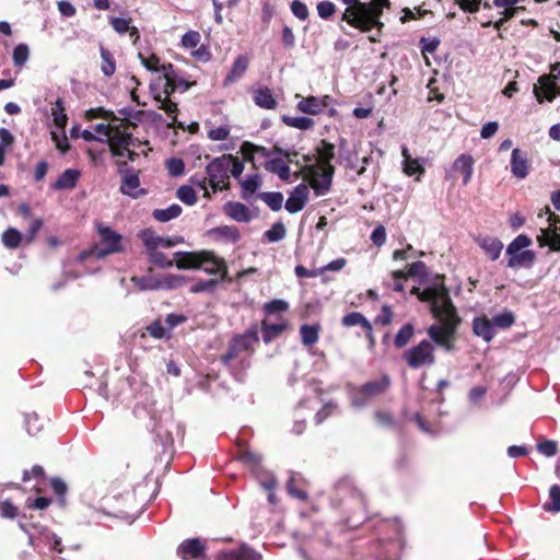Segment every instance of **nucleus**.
I'll list each match as a JSON object with an SVG mask.
<instances>
[{
    "label": "nucleus",
    "mask_w": 560,
    "mask_h": 560,
    "mask_svg": "<svg viewBox=\"0 0 560 560\" xmlns=\"http://www.w3.org/2000/svg\"><path fill=\"white\" fill-rule=\"evenodd\" d=\"M411 293L421 301L429 302L434 317L440 322L427 329L428 336L445 352H453L455 350V334L460 318L456 314L443 278L436 276L432 285L422 291L419 288H413Z\"/></svg>",
    "instance_id": "1"
},
{
    "label": "nucleus",
    "mask_w": 560,
    "mask_h": 560,
    "mask_svg": "<svg viewBox=\"0 0 560 560\" xmlns=\"http://www.w3.org/2000/svg\"><path fill=\"white\" fill-rule=\"evenodd\" d=\"M347 5L341 20L363 33L377 28L381 33L384 23L381 16L385 8H389V0H371L361 2L360 0H341Z\"/></svg>",
    "instance_id": "2"
},
{
    "label": "nucleus",
    "mask_w": 560,
    "mask_h": 560,
    "mask_svg": "<svg viewBox=\"0 0 560 560\" xmlns=\"http://www.w3.org/2000/svg\"><path fill=\"white\" fill-rule=\"evenodd\" d=\"M177 89V74L173 65H162V75L158 79L156 85H151V91L154 100L160 103L159 108L164 110L171 119L168 126L184 129V124L177 121V104L168 98Z\"/></svg>",
    "instance_id": "3"
},
{
    "label": "nucleus",
    "mask_w": 560,
    "mask_h": 560,
    "mask_svg": "<svg viewBox=\"0 0 560 560\" xmlns=\"http://www.w3.org/2000/svg\"><path fill=\"white\" fill-rule=\"evenodd\" d=\"M96 231L100 236L98 243L92 246L90 250L81 253L78 257L80 261H83L89 256L104 259L108 255L118 254L124 250L121 234L102 222L96 223Z\"/></svg>",
    "instance_id": "4"
},
{
    "label": "nucleus",
    "mask_w": 560,
    "mask_h": 560,
    "mask_svg": "<svg viewBox=\"0 0 560 560\" xmlns=\"http://www.w3.org/2000/svg\"><path fill=\"white\" fill-rule=\"evenodd\" d=\"M106 142L114 156H126L131 162L136 161L137 156L140 154L137 150L148 144L147 141L142 142L138 138L132 137L130 132L122 130L119 126L113 127L112 135ZM150 150V148H148V150L141 149V154L147 156Z\"/></svg>",
    "instance_id": "5"
},
{
    "label": "nucleus",
    "mask_w": 560,
    "mask_h": 560,
    "mask_svg": "<svg viewBox=\"0 0 560 560\" xmlns=\"http://www.w3.org/2000/svg\"><path fill=\"white\" fill-rule=\"evenodd\" d=\"M257 342L258 330L256 327H252L243 335L235 336L229 346L228 352L221 358L223 364L226 366H233V362L236 360L243 362V355H250L253 352V346Z\"/></svg>",
    "instance_id": "6"
},
{
    "label": "nucleus",
    "mask_w": 560,
    "mask_h": 560,
    "mask_svg": "<svg viewBox=\"0 0 560 560\" xmlns=\"http://www.w3.org/2000/svg\"><path fill=\"white\" fill-rule=\"evenodd\" d=\"M434 346H438L431 338L423 339L418 345L409 348L402 353V359L409 368L420 369L432 366L435 363Z\"/></svg>",
    "instance_id": "7"
},
{
    "label": "nucleus",
    "mask_w": 560,
    "mask_h": 560,
    "mask_svg": "<svg viewBox=\"0 0 560 560\" xmlns=\"http://www.w3.org/2000/svg\"><path fill=\"white\" fill-rule=\"evenodd\" d=\"M231 154L214 158L206 167L208 183L213 191L229 188Z\"/></svg>",
    "instance_id": "8"
},
{
    "label": "nucleus",
    "mask_w": 560,
    "mask_h": 560,
    "mask_svg": "<svg viewBox=\"0 0 560 560\" xmlns=\"http://www.w3.org/2000/svg\"><path fill=\"white\" fill-rule=\"evenodd\" d=\"M560 79V62H557L552 68L550 75H542L538 80V84L534 86V94L539 103L544 100L551 102L557 95L560 94V86L556 80Z\"/></svg>",
    "instance_id": "9"
},
{
    "label": "nucleus",
    "mask_w": 560,
    "mask_h": 560,
    "mask_svg": "<svg viewBox=\"0 0 560 560\" xmlns=\"http://www.w3.org/2000/svg\"><path fill=\"white\" fill-rule=\"evenodd\" d=\"M334 172V166H328L326 168H316L311 166L308 168L310 185L317 196L325 195L329 190Z\"/></svg>",
    "instance_id": "10"
},
{
    "label": "nucleus",
    "mask_w": 560,
    "mask_h": 560,
    "mask_svg": "<svg viewBox=\"0 0 560 560\" xmlns=\"http://www.w3.org/2000/svg\"><path fill=\"white\" fill-rule=\"evenodd\" d=\"M546 212L549 214V229H540L537 242L540 247L549 246L552 250H560V234L556 231V223L560 222V219L555 213L550 212L548 207L546 208Z\"/></svg>",
    "instance_id": "11"
},
{
    "label": "nucleus",
    "mask_w": 560,
    "mask_h": 560,
    "mask_svg": "<svg viewBox=\"0 0 560 560\" xmlns=\"http://www.w3.org/2000/svg\"><path fill=\"white\" fill-rule=\"evenodd\" d=\"M215 560H262V556L243 544L238 548L218 552Z\"/></svg>",
    "instance_id": "12"
},
{
    "label": "nucleus",
    "mask_w": 560,
    "mask_h": 560,
    "mask_svg": "<svg viewBox=\"0 0 560 560\" xmlns=\"http://www.w3.org/2000/svg\"><path fill=\"white\" fill-rule=\"evenodd\" d=\"M140 236L145 248H171L183 242L182 237H162L152 230L142 231Z\"/></svg>",
    "instance_id": "13"
},
{
    "label": "nucleus",
    "mask_w": 560,
    "mask_h": 560,
    "mask_svg": "<svg viewBox=\"0 0 560 560\" xmlns=\"http://www.w3.org/2000/svg\"><path fill=\"white\" fill-rule=\"evenodd\" d=\"M308 199V188L304 184L298 185L290 194L285 201V210L290 213H296L301 211Z\"/></svg>",
    "instance_id": "14"
},
{
    "label": "nucleus",
    "mask_w": 560,
    "mask_h": 560,
    "mask_svg": "<svg viewBox=\"0 0 560 560\" xmlns=\"http://www.w3.org/2000/svg\"><path fill=\"white\" fill-rule=\"evenodd\" d=\"M208 275H218L220 272L225 277L228 270L222 258L217 257L212 252L202 250L201 268Z\"/></svg>",
    "instance_id": "15"
},
{
    "label": "nucleus",
    "mask_w": 560,
    "mask_h": 560,
    "mask_svg": "<svg viewBox=\"0 0 560 560\" xmlns=\"http://www.w3.org/2000/svg\"><path fill=\"white\" fill-rule=\"evenodd\" d=\"M176 267L178 269H199L201 268V252H176L174 253Z\"/></svg>",
    "instance_id": "16"
},
{
    "label": "nucleus",
    "mask_w": 560,
    "mask_h": 560,
    "mask_svg": "<svg viewBox=\"0 0 560 560\" xmlns=\"http://www.w3.org/2000/svg\"><path fill=\"white\" fill-rule=\"evenodd\" d=\"M224 213L236 222L247 223L253 219L249 208L237 201H229L224 205Z\"/></svg>",
    "instance_id": "17"
},
{
    "label": "nucleus",
    "mask_w": 560,
    "mask_h": 560,
    "mask_svg": "<svg viewBox=\"0 0 560 560\" xmlns=\"http://www.w3.org/2000/svg\"><path fill=\"white\" fill-rule=\"evenodd\" d=\"M476 242L491 260H497L500 257L503 243L499 238L486 235L479 236Z\"/></svg>",
    "instance_id": "18"
},
{
    "label": "nucleus",
    "mask_w": 560,
    "mask_h": 560,
    "mask_svg": "<svg viewBox=\"0 0 560 560\" xmlns=\"http://www.w3.org/2000/svg\"><path fill=\"white\" fill-rule=\"evenodd\" d=\"M511 173L518 179H523L528 175L527 154L517 148L512 151Z\"/></svg>",
    "instance_id": "19"
},
{
    "label": "nucleus",
    "mask_w": 560,
    "mask_h": 560,
    "mask_svg": "<svg viewBox=\"0 0 560 560\" xmlns=\"http://www.w3.org/2000/svg\"><path fill=\"white\" fill-rule=\"evenodd\" d=\"M32 529L37 532L38 540L48 545L51 550L58 553L62 552L61 539L57 534L38 524H32Z\"/></svg>",
    "instance_id": "20"
},
{
    "label": "nucleus",
    "mask_w": 560,
    "mask_h": 560,
    "mask_svg": "<svg viewBox=\"0 0 560 560\" xmlns=\"http://www.w3.org/2000/svg\"><path fill=\"white\" fill-rule=\"evenodd\" d=\"M475 161L469 154H460L453 163V170L463 175V184L467 185L472 176Z\"/></svg>",
    "instance_id": "21"
},
{
    "label": "nucleus",
    "mask_w": 560,
    "mask_h": 560,
    "mask_svg": "<svg viewBox=\"0 0 560 560\" xmlns=\"http://www.w3.org/2000/svg\"><path fill=\"white\" fill-rule=\"evenodd\" d=\"M203 546L198 538H192L182 542L177 549V555L187 560L188 558L199 559L202 555Z\"/></svg>",
    "instance_id": "22"
},
{
    "label": "nucleus",
    "mask_w": 560,
    "mask_h": 560,
    "mask_svg": "<svg viewBox=\"0 0 560 560\" xmlns=\"http://www.w3.org/2000/svg\"><path fill=\"white\" fill-rule=\"evenodd\" d=\"M510 259L508 261V267L512 269L517 268H529L534 265L536 259V255L534 252L529 249L520 250L515 254H508Z\"/></svg>",
    "instance_id": "23"
},
{
    "label": "nucleus",
    "mask_w": 560,
    "mask_h": 560,
    "mask_svg": "<svg viewBox=\"0 0 560 560\" xmlns=\"http://www.w3.org/2000/svg\"><path fill=\"white\" fill-rule=\"evenodd\" d=\"M253 101L255 105L264 109H275L277 107V101L275 100L271 90L267 86L254 90Z\"/></svg>",
    "instance_id": "24"
},
{
    "label": "nucleus",
    "mask_w": 560,
    "mask_h": 560,
    "mask_svg": "<svg viewBox=\"0 0 560 560\" xmlns=\"http://www.w3.org/2000/svg\"><path fill=\"white\" fill-rule=\"evenodd\" d=\"M472 330L475 335L489 342L494 337V328L490 319L486 317H477L472 322Z\"/></svg>",
    "instance_id": "25"
},
{
    "label": "nucleus",
    "mask_w": 560,
    "mask_h": 560,
    "mask_svg": "<svg viewBox=\"0 0 560 560\" xmlns=\"http://www.w3.org/2000/svg\"><path fill=\"white\" fill-rule=\"evenodd\" d=\"M295 98H299L296 108L303 114L315 116L323 112L317 96L303 97L296 94Z\"/></svg>",
    "instance_id": "26"
},
{
    "label": "nucleus",
    "mask_w": 560,
    "mask_h": 560,
    "mask_svg": "<svg viewBox=\"0 0 560 560\" xmlns=\"http://www.w3.org/2000/svg\"><path fill=\"white\" fill-rule=\"evenodd\" d=\"M139 186H140L139 176L136 173H127V174H125V176L122 178L120 191L124 195H128L132 198H137L142 194V191L139 189Z\"/></svg>",
    "instance_id": "27"
},
{
    "label": "nucleus",
    "mask_w": 560,
    "mask_h": 560,
    "mask_svg": "<svg viewBox=\"0 0 560 560\" xmlns=\"http://www.w3.org/2000/svg\"><path fill=\"white\" fill-rule=\"evenodd\" d=\"M390 385V378L383 375L380 380L368 382L362 385V394L371 396V398L383 394Z\"/></svg>",
    "instance_id": "28"
},
{
    "label": "nucleus",
    "mask_w": 560,
    "mask_h": 560,
    "mask_svg": "<svg viewBox=\"0 0 560 560\" xmlns=\"http://www.w3.org/2000/svg\"><path fill=\"white\" fill-rule=\"evenodd\" d=\"M247 68L248 59L245 56H238L234 60L233 66L224 80V84L229 85L241 79L246 72Z\"/></svg>",
    "instance_id": "29"
},
{
    "label": "nucleus",
    "mask_w": 560,
    "mask_h": 560,
    "mask_svg": "<svg viewBox=\"0 0 560 560\" xmlns=\"http://www.w3.org/2000/svg\"><path fill=\"white\" fill-rule=\"evenodd\" d=\"M79 177L80 172L78 170L68 168L58 177L52 187L58 190L74 188Z\"/></svg>",
    "instance_id": "30"
},
{
    "label": "nucleus",
    "mask_w": 560,
    "mask_h": 560,
    "mask_svg": "<svg viewBox=\"0 0 560 560\" xmlns=\"http://www.w3.org/2000/svg\"><path fill=\"white\" fill-rule=\"evenodd\" d=\"M316 152L318 155V164L322 168H326L331 165V161L335 158V145L327 142L326 140H322L318 147L316 148Z\"/></svg>",
    "instance_id": "31"
},
{
    "label": "nucleus",
    "mask_w": 560,
    "mask_h": 560,
    "mask_svg": "<svg viewBox=\"0 0 560 560\" xmlns=\"http://www.w3.org/2000/svg\"><path fill=\"white\" fill-rule=\"evenodd\" d=\"M401 154L404 158V173L408 176H412L418 174L419 176L424 173L423 166L420 164L419 160L412 159L409 154V151L406 147H402Z\"/></svg>",
    "instance_id": "32"
},
{
    "label": "nucleus",
    "mask_w": 560,
    "mask_h": 560,
    "mask_svg": "<svg viewBox=\"0 0 560 560\" xmlns=\"http://www.w3.org/2000/svg\"><path fill=\"white\" fill-rule=\"evenodd\" d=\"M185 278L180 275H158V290H173L184 284Z\"/></svg>",
    "instance_id": "33"
},
{
    "label": "nucleus",
    "mask_w": 560,
    "mask_h": 560,
    "mask_svg": "<svg viewBox=\"0 0 560 560\" xmlns=\"http://www.w3.org/2000/svg\"><path fill=\"white\" fill-rule=\"evenodd\" d=\"M52 121L59 131H65L68 117L61 98H58L51 108Z\"/></svg>",
    "instance_id": "34"
},
{
    "label": "nucleus",
    "mask_w": 560,
    "mask_h": 560,
    "mask_svg": "<svg viewBox=\"0 0 560 560\" xmlns=\"http://www.w3.org/2000/svg\"><path fill=\"white\" fill-rule=\"evenodd\" d=\"M342 325L346 327L362 326L369 336L372 334L371 323L358 312H352L343 316Z\"/></svg>",
    "instance_id": "35"
},
{
    "label": "nucleus",
    "mask_w": 560,
    "mask_h": 560,
    "mask_svg": "<svg viewBox=\"0 0 560 560\" xmlns=\"http://www.w3.org/2000/svg\"><path fill=\"white\" fill-rule=\"evenodd\" d=\"M521 1L522 0H493V4L495 7L505 8V10L502 12L503 18L494 23L495 28L500 30L502 27V25L504 24V22L514 15L517 8H513V5L517 4Z\"/></svg>",
    "instance_id": "36"
},
{
    "label": "nucleus",
    "mask_w": 560,
    "mask_h": 560,
    "mask_svg": "<svg viewBox=\"0 0 560 560\" xmlns=\"http://www.w3.org/2000/svg\"><path fill=\"white\" fill-rule=\"evenodd\" d=\"M266 170L272 174H277L282 180H289L290 167L281 159H272L266 163Z\"/></svg>",
    "instance_id": "37"
},
{
    "label": "nucleus",
    "mask_w": 560,
    "mask_h": 560,
    "mask_svg": "<svg viewBox=\"0 0 560 560\" xmlns=\"http://www.w3.org/2000/svg\"><path fill=\"white\" fill-rule=\"evenodd\" d=\"M261 186V178L258 174H254L241 182L242 198L249 200L252 195Z\"/></svg>",
    "instance_id": "38"
},
{
    "label": "nucleus",
    "mask_w": 560,
    "mask_h": 560,
    "mask_svg": "<svg viewBox=\"0 0 560 560\" xmlns=\"http://www.w3.org/2000/svg\"><path fill=\"white\" fill-rule=\"evenodd\" d=\"M180 213L182 207L174 203L165 209H155L152 212V217L159 222H168L172 219L177 218Z\"/></svg>",
    "instance_id": "39"
},
{
    "label": "nucleus",
    "mask_w": 560,
    "mask_h": 560,
    "mask_svg": "<svg viewBox=\"0 0 560 560\" xmlns=\"http://www.w3.org/2000/svg\"><path fill=\"white\" fill-rule=\"evenodd\" d=\"M282 121L292 128H296L299 130H310L314 127L315 122L312 118L298 116L291 117L288 115L282 116Z\"/></svg>",
    "instance_id": "40"
},
{
    "label": "nucleus",
    "mask_w": 560,
    "mask_h": 560,
    "mask_svg": "<svg viewBox=\"0 0 560 560\" xmlns=\"http://www.w3.org/2000/svg\"><path fill=\"white\" fill-rule=\"evenodd\" d=\"M101 58H102V66L101 70L105 77H110L116 71V62L114 55L106 48L101 47L100 49Z\"/></svg>",
    "instance_id": "41"
},
{
    "label": "nucleus",
    "mask_w": 560,
    "mask_h": 560,
    "mask_svg": "<svg viewBox=\"0 0 560 560\" xmlns=\"http://www.w3.org/2000/svg\"><path fill=\"white\" fill-rule=\"evenodd\" d=\"M133 282L140 291H155L158 290V275H148L143 277H131Z\"/></svg>",
    "instance_id": "42"
},
{
    "label": "nucleus",
    "mask_w": 560,
    "mask_h": 560,
    "mask_svg": "<svg viewBox=\"0 0 560 560\" xmlns=\"http://www.w3.org/2000/svg\"><path fill=\"white\" fill-rule=\"evenodd\" d=\"M319 326L318 325H302L300 328V335L302 343L305 346H312L318 340Z\"/></svg>",
    "instance_id": "43"
},
{
    "label": "nucleus",
    "mask_w": 560,
    "mask_h": 560,
    "mask_svg": "<svg viewBox=\"0 0 560 560\" xmlns=\"http://www.w3.org/2000/svg\"><path fill=\"white\" fill-rule=\"evenodd\" d=\"M145 249H147L150 261L152 264H154L155 266L163 268V269L173 267L174 261L172 259H168L164 253L160 252L156 248H145Z\"/></svg>",
    "instance_id": "44"
},
{
    "label": "nucleus",
    "mask_w": 560,
    "mask_h": 560,
    "mask_svg": "<svg viewBox=\"0 0 560 560\" xmlns=\"http://www.w3.org/2000/svg\"><path fill=\"white\" fill-rule=\"evenodd\" d=\"M415 335V327L412 324L408 323L405 324L394 339V345L396 348H404L413 337Z\"/></svg>",
    "instance_id": "45"
},
{
    "label": "nucleus",
    "mask_w": 560,
    "mask_h": 560,
    "mask_svg": "<svg viewBox=\"0 0 560 560\" xmlns=\"http://www.w3.org/2000/svg\"><path fill=\"white\" fill-rule=\"evenodd\" d=\"M284 328L285 324L283 323L269 324L265 320L261 327L264 341L266 343L270 342L273 338L279 336L284 330Z\"/></svg>",
    "instance_id": "46"
},
{
    "label": "nucleus",
    "mask_w": 560,
    "mask_h": 560,
    "mask_svg": "<svg viewBox=\"0 0 560 560\" xmlns=\"http://www.w3.org/2000/svg\"><path fill=\"white\" fill-rule=\"evenodd\" d=\"M259 198L272 210L279 211L283 205V195L279 191L261 192Z\"/></svg>",
    "instance_id": "47"
},
{
    "label": "nucleus",
    "mask_w": 560,
    "mask_h": 560,
    "mask_svg": "<svg viewBox=\"0 0 560 560\" xmlns=\"http://www.w3.org/2000/svg\"><path fill=\"white\" fill-rule=\"evenodd\" d=\"M240 460L243 462L245 465L249 466L252 469H256L257 477L266 474L259 467L261 460L260 455L250 451H244L240 454Z\"/></svg>",
    "instance_id": "48"
},
{
    "label": "nucleus",
    "mask_w": 560,
    "mask_h": 560,
    "mask_svg": "<svg viewBox=\"0 0 560 560\" xmlns=\"http://www.w3.org/2000/svg\"><path fill=\"white\" fill-rule=\"evenodd\" d=\"M23 240L22 234L14 228L5 230L2 234V242L8 248H16Z\"/></svg>",
    "instance_id": "49"
},
{
    "label": "nucleus",
    "mask_w": 560,
    "mask_h": 560,
    "mask_svg": "<svg viewBox=\"0 0 560 560\" xmlns=\"http://www.w3.org/2000/svg\"><path fill=\"white\" fill-rule=\"evenodd\" d=\"M532 238L525 234L516 236L508 246L506 254H515L520 250H525L532 245Z\"/></svg>",
    "instance_id": "50"
},
{
    "label": "nucleus",
    "mask_w": 560,
    "mask_h": 560,
    "mask_svg": "<svg viewBox=\"0 0 560 560\" xmlns=\"http://www.w3.org/2000/svg\"><path fill=\"white\" fill-rule=\"evenodd\" d=\"M550 502L544 504L545 511L558 513L560 512V486L553 485L549 490Z\"/></svg>",
    "instance_id": "51"
},
{
    "label": "nucleus",
    "mask_w": 560,
    "mask_h": 560,
    "mask_svg": "<svg viewBox=\"0 0 560 560\" xmlns=\"http://www.w3.org/2000/svg\"><path fill=\"white\" fill-rule=\"evenodd\" d=\"M287 230L282 222L275 223L269 230L265 232V237L270 243H276L285 237Z\"/></svg>",
    "instance_id": "52"
},
{
    "label": "nucleus",
    "mask_w": 560,
    "mask_h": 560,
    "mask_svg": "<svg viewBox=\"0 0 560 560\" xmlns=\"http://www.w3.org/2000/svg\"><path fill=\"white\" fill-rule=\"evenodd\" d=\"M30 57V50L27 45L19 44L13 50V63L16 67H23Z\"/></svg>",
    "instance_id": "53"
},
{
    "label": "nucleus",
    "mask_w": 560,
    "mask_h": 560,
    "mask_svg": "<svg viewBox=\"0 0 560 560\" xmlns=\"http://www.w3.org/2000/svg\"><path fill=\"white\" fill-rule=\"evenodd\" d=\"M176 196L182 202L188 206H192L197 201L196 192L190 186H180L177 189Z\"/></svg>",
    "instance_id": "54"
},
{
    "label": "nucleus",
    "mask_w": 560,
    "mask_h": 560,
    "mask_svg": "<svg viewBox=\"0 0 560 560\" xmlns=\"http://www.w3.org/2000/svg\"><path fill=\"white\" fill-rule=\"evenodd\" d=\"M105 512H102L95 508L89 506L83 515L82 524L90 525L92 523L102 524L103 516H106Z\"/></svg>",
    "instance_id": "55"
},
{
    "label": "nucleus",
    "mask_w": 560,
    "mask_h": 560,
    "mask_svg": "<svg viewBox=\"0 0 560 560\" xmlns=\"http://www.w3.org/2000/svg\"><path fill=\"white\" fill-rule=\"evenodd\" d=\"M491 323L493 327L509 328L514 323V315L512 312H503L492 317Z\"/></svg>",
    "instance_id": "56"
},
{
    "label": "nucleus",
    "mask_w": 560,
    "mask_h": 560,
    "mask_svg": "<svg viewBox=\"0 0 560 560\" xmlns=\"http://www.w3.org/2000/svg\"><path fill=\"white\" fill-rule=\"evenodd\" d=\"M26 431L30 435H35L42 430V422L36 413H28L25 416Z\"/></svg>",
    "instance_id": "57"
},
{
    "label": "nucleus",
    "mask_w": 560,
    "mask_h": 560,
    "mask_svg": "<svg viewBox=\"0 0 560 560\" xmlns=\"http://www.w3.org/2000/svg\"><path fill=\"white\" fill-rule=\"evenodd\" d=\"M258 480L260 486L269 491L268 500L270 503H275V494L271 492L276 487V479L270 474H264L262 476H258Z\"/></svg>",
    "instance_id": "58"
},
{
    "label": "nucleus",
    "mask_w": 560,
    "mask_h": 560,
    "mask_svg": "<svg viewBox=\"0 0 560 560\" xmlns=\"http://www.w3.org/2000/svg\"><path fill=\"white\" fill-rule=\"evenodd\" d=\"M138 57L140 58L141 63L145 69H148L149 71L162 73V66L159 65V57L152 55L149 58H147L141 52H139Z\"/></svg>",
    "instance_id": "59"
},
{
    "label": "nucleus",
    "mask_w": 560,
    "mask_h": 560,
    "mask_svg": "<svg viewBox=\"0 0 560 560\" xmlns=\"http://www.w3.org/2000/svg\"><path fill=\"white\" fill-rule=\"evenodd\" d=\"M406 275H407V278L408 277H418L420 279L427 277V266L423 261H416L413 264H411L409 267H408V270L405 271Z\"/></svg>",
    "instance_id": "60"
},
{
    "label": "nucleus",
    "mask_w": 560,
    "mask_h": 560,
    "mask_svg": "<svg viewBox=\"0 0 560 560\" xmlns=\"http://www.w3.org/2000/svg\"><path fill=\"white\" fill-rule=\"evenodd\" d=\"M318 15L327 20L336 12V5L331 1H322L316 7Z\"/></svg>",
    "instance_id": "61"
},
{
    "label": "nucleus",
    "mask_w": 560,
    "mask_h": 560,
    "mask_svg": "<svg viewBox=\"0 0 560 560\" xmlns=\"http://www.w3.org/2000/svg\"><path fill=\"white\" fill-rule=\"evenodd\" d=\"M200 34L196 31H189L182 37V45L185 48H195L200 43Z\"/></svg>",
    "instance_id": "62"
},
{
    "label": "nucleus",
    "mask_w": 560,
    "mask_h": 560,
    "mask_svg": "<svg viewBox=\"0 0 560 560\" xmlns=\"http://www.w3.org/2000/svg\"><path fill=\"white\" fill-rule=\"evenodd\" d=\"M167 171L173 176H180L185 171V165L183 160L172 158L166 163Z\"/></svg>",
    "instance_id": "63"
},
{
    "label": "nucleus",
    "mask_w": 560,
    "mask_h": 560,
    "mask_svg": "<svg viewBox=\"0 0 560 560\" xmlns=\"http://www.w3.org/2000/svg\"><path fill=\"white\" fill-rule=\"evenodd\" d=\"M291 11L299 20H306L308 16V9L306 4L300 0H294L291 3Z\"/></svg>",
    "instance_id": "64"
}]
</instances>
